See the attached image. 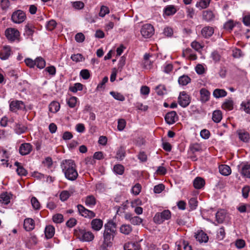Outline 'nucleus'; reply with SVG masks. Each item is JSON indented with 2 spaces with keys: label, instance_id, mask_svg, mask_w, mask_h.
<instances>
[{
  "label": "nucleus",
  "instance_id": "nucleus-53",
  "mask_svg": "<svg viewBox=\"0 0 250 250\" xmlns=\"http://www.w3.org/2000/svg\"><path fill=\"white\" fill-rule=\"evenodd\" d=\"M241 106L246 113L250 114V101L242 102Z\"/></svg>",
  "mask_w": 250,
  "mask_h": 250
},
{
  "label": "nucleus",
  "instance_id": "nucleus-3",
  "mask_svg": "<svg viewBox=\"0 0 250 250\" xmlns=\"http://www.w3.org/2000/svg\"><path fill=\"white\" fill-rule=\"evenodd\" d=\"M171 212L168 209H165L161 212H157L153 217L154 222L158 224L163 223L165 220L171 218Z\"/></svg>",
  "mask_w": 250,
  "mask_h": 250
},
{
  "label": "nucleus",
  "instance_id": "nucleus-8",
  "mask_svg": "<svg viewBox=\"0 0 250 250\" xmlns=\"http://www.w3.org/2000/svg\"><path fill=\"white\" fill-rule=\"evenodd\" d=\"M141 33L145 38H149L154 33V27L150 24H144L141 29Z\"/></svg>",
  "mask_w": 250,
  "mask_h": 250
},
{
  "label": "nucleus",
  "instance_id": "nucleus-47",
  "mask_svg": "<svg viewBox=\"0 0 250 250\" xmlns=\"http://www.w3.org/2000/svg\"><path fill=\"white\" fill-rule=\"evenodd\" d=\"M235 24H234L233 21L230 20L224 24V28L227 30L231 31L232 30Z\"/></svg>",
  "mask_w": 250,
  "mask_h": 250
},
{
  "label": "nucleus",
  "instance_id": "nucleus-33",
  "mask_svg": "<svg viewBox=\"0 0 250 250\" xmlns=\"http://www.w3.org/2000/svg\"><path fill=\"white\" fill-rule=\"evenodd\" d=\"M60 108V104L57 102H52L49 104V110L51 112L56 113L58 112Z\"/></svg>",
  "mask_w": 250,
  "mask_h": 250
},
{
  "label": "nucleus",
  "instance_id": "nucleus-30",
  "mask_svg": "<svg viewBox=\"0 0 250 250\" xmlns=\"http://www.w3.org/2000/svg\"><path fill=\"white\" fill-rule=\"evenodd\" d=\"M190 78L187 75H184L178 79V83L180 85H186L190 82Z\"/></svg>",
  "mask_w": 250,
  "mask_h": 250
},
{
  "label": "nucleus",
  "instance_id": "nucleus-51",
  "mask_svg": "<svg viewBox=\"0 0 250 250\" xmlns=\"http://www.w3.org/2000/svg\"><path fill=\"white\" fill-rule=\"evenodd\" d=\"M31 202L33 208L35 209H39L40 208V202L36 197H33L31 199Z\"/></svg>",
  "mask_w": 250,
  "mask_h": 250
},
{
  "label": "nucleus",
  "instance_id": "nucleus-40",
  "mask_svg": "<svg viewBox=\"0 0 250 250\" xmlns=\"http://www.w3.org/2000/svg\"><path fill=\"white\" fill-rule=\"evenodd\" d=\"M189 149L192 153L196 152H199L202 150V147L200 144L198 143H194L190 145Z\"/></svg>",
  "mask_w": 250,
  "mask_h": 250
},
{
  "label": "nucleus",
  "instance_id": "nucleus-21",
  "mask_svg": "<svg viewBox=\"0 0 250 250\" xmlns=\"http://www.w3.org/2000/svg\"><path fill=\"white\" fill-rule=\"evenodd\" d=\"M14 165L17 167L16 171L18 175L20 176H26L27 174V170L23 167L21 163L16 162Z\"/></svg>",
  "mask_w": 250,
  "mask_h": 250
},
{
  "label": "nucleus",
  "instance_id": "nucleus-9",
  "mask_svg": "<svg viewBox=\"0 0 250 250\" xmlns=\"http://www.w3.org/2000/svg\"><path fill=\"white\" fill-rule=\"evenodd\" d=\"M77 208L80 214L85 218L92 219L96 216V214L93 211L86 209L81 204L77 205Z\"/></svg>",
  "mask_w": 250,
  "mask_h": 250
},
{
  "label": "nucleus",
  "instance_id": "nucleus-27",
  "mask_svg": "<svg viewBox=\"0 0 250 250\" xmlns=\"http://www.w3.org/2000/svg\"><path fill=\"white\" fill-rule=\"evenodd\" d=\"M227 94V91L223 89H215L213 92V96L216 98L224 97Z\"/></svg>",
  "mask_w": 250,
  "mask_h": 250
},
{
  "label": "nucleus",
  "instance_id": "nucleus-39",
  "mask_svg": "<svg viewBox=\"0 0 250 250\" xmlns=\"http://www.w3.org/2000/svg\"><path fill=\"white\" fill-rule=\"evenodd\" d=\"M125 156V151L123 147H120L118 149L116 158L119 160H122Z\"/></svg>",
  "mask_w": 250,
  "mask_h": 250
},
{
  "label": "nucleus",
  "instance_id": "nucleus-41",
  "mask_svg": "<svg viewBox=\"0 0 250 250\" xmlns=\"http://www.w3.org/2000/svg\"><path fill=\"white\" fill-rule=\"evenodd\" d=\"M211 0H200L196 4V6L201 9L206 8L209 4Z\"/></svg>",
  "mask_w": 250,
  "mask_h": 250
},
{
  "label": "nucleus",
  "instance_id": "nucleus-61",
  "mask_svg": "<svg viewBox=\"0 0 250 250\" xmlns=\"http://www.w3.org/2000/svg\"><path fill=\"white\" fill-rule=\"evenodd\" d=\"M83 58V56L81 54H73L71 57V59L76 62L82 61Z\"/></svg>",
  "mask_w": 250,
  "mask_h": 250
},
{
  "label": "nucleus",
  "instance_id": "nucleus-42",
  "mask_svg": "<svg viewBox=\"0 0 250 250\" xmlns=\"http://www.w3.org/2000/svg\"><path fill=\"white\" fill-rule=\"evenodd\" d=\"M57 26V22L55 20H51L48 21L46 24V28L48 31L53 30Z\"/></svg>",
  "mask_w": 250,
  "mask_h": 250
},
{
  "label": "nucleus",
  "instance_id": "nucleus-2",
  "mask_svg": "<svg viewBox=\"0 0 250 250\" xmlns=\"http://www.w3.org/2000/svg\"><path fill=\"white\" fill-rule=\"evenodd\" d=\"M61 167L65 177L70 181H74L78 176L76 166L72 160H63L61 163Z\"/></svg>",
  "mask_w": 250,
  "mask_h": 250
},
{
  "label": "nucleus",
  "instance_id": "nucleus-5",
  "mask_svg": "<svg viewBox=\"0 0 250 250\" xmlns=\"http://www.w3.org/2000/svg\"><path fill=\"white\" fill-rule=\"evenodd\" d=\"M5 35L6 38L10 42H13L19 39L20 32L16 28H8L5 31Z\"/></svg>",
  "mask_w": 250,
  "mask_h": 250
},
{
  "label": "nucleus",
  "instance_id": "nucleus-64",
  "mask_svg": "<svg viewBox=\"0 0 250 250\" xmlns=\"http://www.w3.org/2000/svg\"><path fill=\"white\" fill-rule=\"evenodd\" d=\"M211 57L215 62H219L221 59L220 55L217 51H214L212 53Z\"/></svg>",
  "mask_w": 250,
  "mask_h": 250
},
{
  "label": "nucleus",
  "instance_id": "nucleus-25",
  "mask_svg": "<svg viewBox=\"0 0 250 250\" xmlns=\"http://www.w3.org/2000/svg\"><path fill=\"white\" fill-rule=\"evenodd\" d=\"M124 250H139V245L136 243L128 242L124 246Z\"/></svg>",
  "mask_w": 250,
  "mask_h": 250
},
{
  "label": "nucleus",
  "instance_id": "nucleus-57",
  "mask_svg": "<svg viewBox=\"0 0 250 250\" xmlns=\"http://www.w3.org/2000/svg\"><path fill=\"white\" fill-rule=\"evenodd\" d=\"M109 10L108 7L105 6H102L101 7L99 12V16L101 17H104L106 14L109 13Z\"/></svg>",
  "mask_w": 250,
  "mask_h": 250
},
{
  "label": "nucleus",
  "instance_id": "nucleus-26",
  "mask_svg": "<svg viewBox=\"0 0 250 250\" xmlns=\"http://www.w3.org/2000/svg\"><path fill=\"white\" fill-rule=\"evenodd\" d=\"M96 204V200L93 195L86 196L85 199V204L88 207H93Z\"/></svg>",
  "mask_w": 250,
  "mask_h": 250
},
{
  "label": "nucleus",
  "instance_id": "nucleus-10",
  "mask_svg": "<svg viewBox=\"0 0 250 250\" xmlns=\"http://www.w3.org/2000/svg\"><path fill=\"white\" fill-rule=\"evenodd\" d=\"M190 103L189 96L186 92H181L178 97V103L183 107L188 106Z\"/></svg>",
  "mask_w": 250,
  "mask_h": 250
},
{
  "label": "nucleus",
  "instance_id": "nucleus-37",
  "mask_svg": "<svg viewBox=\"0 0 250 250\" xmlns=\"http://www.w3.org/2000/svg\"><path fill=\"white\" fill-rule=\"evenodd\" d=\"M83 89V85L81 83H76L73 86H70L69 90L73 93H76L78 91H81Z\"/></svg>",
  "mask_w": 250,
  "mask_h": 250
},
{
  "label": "nucleus",
  "instance_id": "nucleus-15",
  "mask_svg": "<svg viewBox=\"0 0 250 250\" xmlns=\"http://www.w3.org/2000/svg\"><path fill=\"white\" fill-rule=\"evenodd\" d=\"M23 228L26 231H31L35 228V222L33 219L27 218L24 219Z\"/></svg>",
  "mask_w": 250,
  "mask_h": 250
},
{
  "label": "nucleus",
  "instance_id": "nucleus-43",
  "mask_svg": "<svg viewBox=\"0 0 250 250\" xmlns=\"http://www.w3.org/2000/svg\"><path fill=\"white\" fill-rule=\"evenodd\" d=\"M242 174L247 178H250V165H245L241 171Z\"/></svg>",
  "mask_w": 250,
  "mask_h": 250
},
{
  "label": "nucleus",
  "instance_id": "nucleus-19",
  "mask_svg": "<svg viewBox=\"0 0 250 250\" xmlns=\"http://www.w3.org/2000/svg\"><path fill=\"white\" fill-rule=\"evenodd\" d=\"M195 236L196 239L200 243L207 242L208 240L207 234L202 230L198 232L197 234H195Z\"/></svg>",
  "mask_w": 250,
  "mask_h": 250
},
{
  "label": "nucleus",
  "instance_id": "nucleus-1",
  "mask_svg": "<svg viewBox=\"0 0 250 250\" xmlns=\"http://www.w3.org/2000/svg\"><path fill=\"white\" fill-rule=\"evenodd\" d=\"M103 242L101 246L102 250H108L112 246V242L116 234V225L113 222H108L104 225Z\"/></svg>",
  "mask_w": 250,
  "mask_h": 250
},
{
  "label": "nucleus",
  "instance_id": "nucleus-35",
  "mask_svg": "<svg viewBox=\"0 0 250 250\" xmlns=\"http://www.w3.org/2000/svg\"><path fill=\"white\" fill-rule=\"evenodd\" d=\"M72 192H70L67 190H63L61 192L60 197V199L62 201H66L69 197L72 194Z\"/></svg>",
  "mask_w": 250,
  "mask_h": 250
},
{
  "label": "nucleus",
  "instance_id": "nucleus-12",
  "mask_svg": "<svg viewBox=\"0 0 250 250\" xmlns=\"http://www.w3.org/2000/svg\"><path fill=\"white\" fill-rule=\"evenodd\" d=\"M177 118V113L174 111L168 112L165 117L166 122L169 125L175 123Z\"/></svg>",
  "mask_w": 250,
  "mask_h": 250
},
{
  "label": "nucleus",
  "instance_id": "nucleus-13",
  "mask_svg": "<svg viewBox=\"0 0 250 250\" xmlns=\"http://www.w3.org/2000/svg\"><path fill=\"white\" fill-rule=\"evenodd\" d=\"M11 53V49L9 46H3L0 52V58L2 60H5L9 58Z\"/></svg>",
  "mask_w": 250,
  "mask_h": 250
},
{
  "label": "nucleus",
  "instance_id": "nucleus-44",
  "mask_svg": "<svg viewBox=\"0 0 250 250\" xmlns=\"http://www.w3.org/2000/svg\"><path fill=\"white\" fill-rule=\"evenodd\" d=\"M25 31L28 36H32L34 32V27L31 24H27L25 26Z\"/></svg>",
  "mask_w": 250,
  "mask_h": 250
},
{
  "label": "nucleus",
  "instance_id": "nucleus-54",
  "mask_svg": "<svg viewBox=\"0 0 250 250\" xmlns=\"http://www.w3.org/2000/svg\"><path fill=\"white\" fill-rule=\"evenodd\" d=\"M130 222L133 225H138L142 222V219L138 216H134L130 219Z\"/></svg>",
  "mask_w": 250,
  "mask_h": 250
},
{
  "label": "nucleus",
  "instance_id": "nucleus-7",
  "mask_svg": "<svg viewBox=\"0 0 250 250\" xmlns=\"http://www.w3.org/2000/svg\"><path fill=\"white\" fill-rule=\"evenodd\" d=\"M9 107L10 111L16 112L18 110H24L25 105L21 101L13 100L10 103Z\"/></svg>",
  "mask_w": 250,
  "mask_h": 250
},
{
  "label": "nucleus",
  "instance_id": "nucleus-14",
  "mask_svg": "<svg viewBox=\"0 0 250 250\" xmlns=\"http://www.w3.org/2000/svg\"><path fill=\"white\" fill-rule=\"evenodd\" d=\"M91 226L93 230L99 231L103 226V222L100 219H94L91 222Z\"/></svg>",
  "mask_w": 250,
  "mask_h": 250
},
{
  "label": "nucleus",
  "instance_id": "nucleus-59",
  "mask_svg": "<svg viewBox=\"0 0 250 250\" xmlns=\"http://www.w3.org/2000/svg\"><path fill=\"white\" fill-rule=\"evenodd\" d=\"M165 189V186L163 184H159L154 187V192L155 193H160Z\"/></svg>",
  "mask_w": 250,
  "mask_h": 250
},
{
  "label": "nucleus",
  "instance_id": "nucleus-4",
  "mask_svg": "<svg viewBox=\"0 0 250 250\" xmlns=\"http://www.w3.org/2000/svg\"><path fill=\"white\" fill-rule=\"evenodd\" d=\"M26 18L25 13L21 10L15 11L11 16V21L15 23H21L25 20Z\"/></svg>",
  "mask_w": 250,
  "mask_h": 250
},
{
  "label": "nucleus",
  "instance_id": "nucleus-45",
  "mask_svg": "<svg viewBox=\"0 0 250 250\" xmlns=\"http://www.w3.org/2000/svg\"><path fill=\"white\" fill-rule=\"evenodd\" d=\"M53 221L55 223H62L64 219H63V216L60 213H57L53 216L52 218Z\"/></svg>",
  "mask_w": 250,
  "mask_h": 250
},
{
  "label": "nucleus",
  "instance_id": "nucleus-56",
  "mask_svg": "<svg viewBox=\"0 0 250 250\" xmlns=\"http://www.w3.org/2000/svg\"><path fill=\"white\" fill-rule=\"evenodd\" d=\"M126 125V122L125 120L121 119H119L118 121L117 128L119 131H122L125 127Z\"/></svg>",
  "mask_w": 250,
  "mask_h": 250
},
{
  "label": "nucleus",
  "instance_id": "nucleus-50",
  "mask_svg": "<svg viewBox=\"0 0 250 250\" xmlns=\"http://www.w3.org/2000/svg\"><path fill=\"white\" fill-rule=\"evenodd\" d=\"M0 201L4 204H8L10 202V197L6 193H2L0 195Z\"/></svg>",
  "mask_w": 250,
  "mask_h": 250
},
{
  "label": "nucleus",
  "instance_id": "nucleus-24",
  "mask_svg": "<svg viewBox=\"0 0 250 250\" xmlns=\"http://www.w3.org/2000/svg\"><path fill=\"white\" fill-rule=\"evenodd\" d=\"M203 18L204 20L210 21L214 19L215 15L211 11L206 10L203 12Z\"/></svg>",
  "mask_w": 250,
  "mask_h": 250
},
{
  "label": "nucleus",
  "instance_id": "nucleus-60",
  "mask_svg": "<svg viewBox=\"0 0 250 250\" xmlns=\"http://www.w3.org/2000/svg\"><path fill=\"white\" fill-rule=\"evenodd\" d=\"M77 222L76 219L71 218L66 222V225L67 227L72 228L76 225Z\"/></svg>",
  "mask_w": 250,
  "mask_h": 250
},
{
  "label": "nucleus",
  "instance_id": "nucleus-20",
  "mask_svg": "<svg viewBox=\"0 0 250 250\" xmlns=\"http://www.w3.org/2000/svg\"><path fill=\"white\" fill-rule=\"evenodd\" d=\"M214 33L213 27L210 26H205L201 30V34L205 38L211 37Z\"/></svg>",
  "mask_w": 250,
  "mask_h": 250
},
{
  "label": "nucleus",
  "instance_id": "nucleus-38",
  "mask_svg": "<svg viewBox=\"0 0 250 250\" xmlns=\"http://www.w3.org/2000/svg\"><path fill=\"white\" fill-rule=\"evenodd\" d=\"M113 170L116 174L122 175L124 172L125 167L121 164H117L114 166Z\"/></svg>",
  "mask_w": 250,
  "mask_h": 250
},
{
  "label": "nucleus",
  "instance_id": "nucleus-22",
  "mask_svg": "<svg viewBox=\"0 0 250 250\" xmlns=\"http://www.w3.org/2000/svg\"><path fill=\"white\" fill-rule=\"evenodd\" d=\"M220 173L224 176H228L231 173L230 167L226 165H221L219 167Z\"/></svg>",
  "mask_w": 250,
  "mask_h": 250
},
{
  "label": "nucleus",
  "instance_id": "nucleus-52",
  "mask_svg": "<svg viewBox=\"0 0 250 250\" xmlns=\"http://www.w3.org/2000/svg\"><path fill=\"white\" fill-rule=\"evenodd\" d=\"M72 6L76 9L80 10L83 9L84 4V3L81 1H76L72 3Z\"/></svg>",
  "mask_w": 250,
  "mask_h": 250
},
{
  "label": "nucleus",
  "instance_id": "nucleus-16",
  "mask_svg": "<svg viewBox=\"0 0 250 250\" xmlns=\"http://www.w3.org/2000/svg\"><path fill=\"white\" fill-rule=\"evenodd\" d=\"M239 139L244 142H248L250 139L249 133L244 130H238L237 131Z\"/></svg>",
  "mask_w": 250,
  "mask_h": 250
},
{
  "label": "nucleus",
  "instance_id": "nucleus-46",
  "mask_svg": "<svg viewBox=\"0 0 250 250\" xmlns=\"http://www.w3.org/2000/svg\"><path fill=\"white\" fill-rule=\"evenodd\" d=\"M111 95H112L114 98L116 100L124 101L125 100L124 96L121 93L118 92H116L114 91H111L110 92Z\"/></svg>",
  "mask_w": 250,
  "mask_h": 250
},
{
  "label": "nucleus",
  "instance_id": "nucleus-18",
  "mask_svg": "<svg viewBox=\"0 0 250 250\" xmlns=\"http://www.w3.org/2000/svg\"><path fill=\"white\" fill-rule=\"evenodd\" d=\"M205 185V180L200 177H196L193 181V186L196 189H201Z\"/></svg>",
  "mask_w": 250,
  "mask_h": 250
},
{
  "label": "nucleus",
  "instance_id": "nucleus-31",
  "mask_svg": "<svg viewBox=\"0 0 250 250\" xmlns=\"http://www.w3.org/2000/svg\"><path fill=\"white\" fill-rule=\"evenodd\" d=\"M177 10L173 5H168L164 9V13L167 16H171L174 15Z\"/></svg>",
  "mask_w": 250,
  "mask_h": 250
},
{
  "label": "nucleus",
  "instance_id": "nucleus-34",
  "mask_svg": "<svg viewBox=\"0 0 250 250\" xmlns=\"http://www.w3.org/2000/svg\"><path fill=\"white\" fill-rule=\"evenodd\" d=\"M36 64L38 68L40 69L43 68L45 66V61L42 57H37L35 60Z\"/></svg>",
  "mask_w": 250,
  "mask_h": 250
},
{
  "label": "nucleus",
  "instance_id": "nucleus-55",
  "mask_svg": "<svg viewBox=\"0 0 250 250\" xmlns=\"http://www.w3.org/2000/svg\"><path fill=\"white\" fill-rule=\"evenodd\" d=\"M80 76L84 80H87L89 78L90 74L87 69H83L80 72Z\"/></svg>",
  "mask_w": 250,
  "mask_h": 250
},
{
  "label": "nucleus",
  "instance_id": "nucleus-23",
  "mask_svg": "<svg viewBox=\"0 0 250 250\" xmlns=\"http://www.w3.org/2000/svg\"><path fill=\"white\" fill-rule=\"evenodd\" d=\"M45 235L47 239H50L53 237L55 233V229L51 225L46 227L45 229Z\"/></svg>",
  "mask_w": 250,
  "mask_h": 250
},
{
  "label": "nucleus",
  "instance_id": "nucleus-6",
  "mask_svg": "<svg viewBox=\"0 0 250 250\" xmlns=\"http://www.w3.org/2000/svg\"><path fill=\"white\" fill-rule=\"evenodd\" d=\"M78 238L83 242H90L94 239V235L91 231L80 230L78 234Z\"/></svg>",
  "mask_w": 250,
  "mask_h": 250
},
{
  "label": "nucleus",
  "instance_id": "nucleus-49",
  "mask_svg": "<svg viewBox=\"0 0 250 250\" xmlns=\"http://www.w3.org/2000/svg\"><path fill=\"white\" fill-rule=\"evenodd\" d=\"M156 92L159 95H163L166 93V87L164 85L160 84L156 87Z\"/></svg>",
  "mask_w": 250,
  "mask_h": 250
},
{
  "label": "nucleus",
  "instance_id": "nucleus-11",
  "mask_svg": "<svg viewBox=\"0 0 250 250\" xmlns=\"http://www.w3.org/2000/svg\"><path fill=\"white\" fill-rule=\"evenodd\" d=\"M32 150V146L30 143H23L19 148V152L21 155L29 154Z\"/></svg>",
  "mask_w": 250,
  "mask_h": 250
},
{
  "label": "nucleus",
  "instance_id": "nucleus-62",
  "mask_svg": "<svg viewBox=\"0 0 250 250\" xmlns=\"http://www.w3.org/2000/svg\"><path fill=\"white\" fill-rule=\"evenodd\" d=\"M75 38L76 42H82L84 41L85 37L82 33H79L75 35Z\"/></svg>",
  "mask_w": 250,
  "mask_h": 250
},
{
  "label": "nucleus",
  "instance_id": "nucleus-36",
  "mask_svg": "<svg viewBox=\"0 0 250 250\" xmlns=\"http://www.w3.org/2000/svg\"><path fill=\"white\" fill-rule=\"evenodd\" d=\"M225 214L223 211H218L216 213V221L218 224L222 223L225 219Z\"/></svg>",
  "mask_w": 250,
  "mask_h": 250
},
{
  "label": "nucleus",
  "instance_id": "nucleus-17",
  "mask_svg": "<svg viewBox=\"0 0 250 250\" xmlns=\"http://www.w3.org/2000/svg\"><path fill=\"white\" fill-rule=\"evenodd\" d=\"M200 101L202 103H206L209 100L210 92L205 88H202L200 91Z\"/></svg>",
  "mask_w": 250,
  "mask_h": 250
},
{
  "label": "nucleus",
  "instance_id": "nucleus-32",
  "mask_svg": "<svg viewBox=\"0 0 250 250\" xmlns=\"http://www.w3.org/2000/svg\"><path fill=\"white\" fill-rule=\"evenodd\" d=\"M120 232L125 235L129 234L132 231V227L129 225H123L121 226Z\"/></svg>",
  "mask_w": 250,
  "mask_h": 250
},
{
  "label": "nucleus",
  "instance_id": "nucleus-28",
  "mask_svg": "<svg viewBox=\"0 0 250 250\" xmlns=\"http://www.w3.org/2000/svg\"><path fill=\"white\" fill-rule=\"evenodd\" d=\"M212 119L214 122L219 123L222 119L221 111L219 110L214 111L212 113Z\"/></svg>",
  "mask_w": 250,
  "mask_h": 250
},
{
  "label": "nucleus",
  "instance_id": "nucleus-48",
  "mask_svg": "<svg viewBox=\"0 0 250 250\" xmlns=\"http://www.w3.org/2000/svg\"><path fill=\"white\" fill-rule=\"evenodd\" d=\"M77 101V98L74 96L70 97L67 101V104L71 108H73L76 106Z\"/></svg>",
  "mask_w": 250,
  "mask_h": 250
},
{
  "label": "nucleus",
  "instance_id": "nucleus-58",
  "mask_svg": "<svg viewBox=\"0 0 250 250\" xmlns=\"http://www.w3.org/2000/svg\"><path fill=\"white\" fill-rule=\"evenodd\" d=\"M141 190V186L139 184H136L132 188V192L135 195H138Z\"/></svg>",
  "mask_w": 250,
  "mask_h": 250
},
{
  "label": "nucleus",
  "instance_id": "nucleus-29",
  "mask_svg": "<svg viewBox=\"0 0 250 250\" xmlns=\"http://www.w3.org/2000/svg\"><path fill=\"white\" fill-rule=\"evenodd\" d=\"M233 102L231 99H226L224 103L223 104L222 108L225 109L231 110L233 109Z\"/></svg>",
  "mask_w": 250,
  "mask_h": 250
},
{
  "label": "nucleus",
  "instance_id": "nucleus-63",
  "mask_svg": "<svg viewBox=\"0 0 250 250\" xmlns=\"http://www.w3.org/2000/svg\"><path fill=\"white\" fill-rule=\"evenodd\" d=\"M188 203L190 208L193 209L197 206L198 202L195 198H192L189 200Z\"/></svg>",
  "mask_w": 250,
  "mask_h": 250
}]
</instances>
